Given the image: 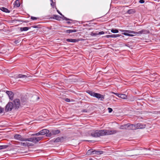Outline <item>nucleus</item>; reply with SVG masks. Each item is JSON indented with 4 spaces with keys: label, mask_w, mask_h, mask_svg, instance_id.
Segmentation results:
<instances>
[{
    "label": "nucleus",
    "mask_w": 160,
    "mask_h": 160,
    "mask_svg": "<svg viewBox=\"0 0 160 160\" xmlns=\"http://www.w3.org/2000/svg\"><path fill=\"white\" fill-rule=\"evenodd\" d=\"M110 132L109 130H97L91 132V136L94 137H98L101 136L109 135Z\"/></svg>",
    "instance_id": "nucleus-1"
},
{
    "label": "nucleus",
    "mask_w": 160,
    "mask_h": 160,
    "mask_svg": "<svg viewBox=\"0 0 160 160\" xmlns=\"http://www.w3.org/2000/svg\"><path fill=\"white\" fill-rule=\"evenodd\" d=\"M13 108H14L13 103L9 102L6 106L5 111L6 112L11 111Z\"/></svg>",
    "instance_id": "nucleus-2"
},
{
    "label": "nucleus",
    "mask_w": 160,
    "mask_h": 160,
    "mask_svg": "<svg viewBox=\"0 0 160 160\" xmlns=\"http://www.w3.org/2000/svg\"><path fill=\"white\" fill-rule=\"evenodd\" d=\"M13 103V107L15 109H18L20 107V102L18 99H16L12 102Z\"/></svg>",
    "instance_id": "nucleus-3"
},
{
    "label": "nucleus",
    "mask_w": 160,
    "mask_h": 160,
    "mask_svg": "<svg viewBox=\"0 0 160 160\" xmlns=\"http://www.w3.org/2000/svg\"><path fill=\"white\" fill-rule=\"evenodd\" d=\"M48 132H49V130L47 129H43L39 131L38 132L32 134L31 135L32 136H38L40 135H43L46 134V133Z\"/></svg>",
    "instance_id": "nucleus-4"
},
{
    "label": "nucleus",
    "mask_w": 160,
    "mask_h": 160,
    "mask_svg": "<svg viewBox=\"0 0 160 160\" xmlns=\"http://www.w3.org/2000/svg\"><path fill=\"white\" fill-rule=\"evenodd\" d=\"M111 93L114 94L116 95V96H118L119 98H121L123 99H125L127 98V96L124 94H118L117 93L114 92H111Z\"/></svg>",
    "instance_id": "nucleus-5"
},
{
    "label": "nucleus",
    "mask_w": 160,
    "mask_h": 160,
    "mask_svg": "<svg viewBox=\"0 0 160 160\" xmlns=\"http://www.w3.org/2000/svg\"><path fill=\"white\" fill-rule=\"evenodd\" d=\"M14 137L15 139L21 141H25V138H22V136L19 134H16L14 135Z\"/></svg>",
    "instance_id": "nucleus-6"
},
{
    "label": "nucleus",
    "mask_w": 160,
    "mask_h": 160,
    "mask_svg": "<svg viewBox=\"0 0 160 160\" xmlns=\"http://www.w3.org/2000/svg\"><path fill=\"white\" fill-rule=\"evenodd\" d=\"M149 33L148 30L142 29L140 31L137 32V35H140L142 34H147Z\"/></svg>",
    "instance_id": "nucleus-7"
},
{
    "label": "nucleus",
    "mask_w": 160,
    "mask_h": 160,
    "mask_svg": "<svg viewBox=\"0 0 160 160\" xmlns=\"http://www.w3.org/2000/svg\"><path fill=\"white\" fill-rule=\"evenodd\" d=\"M6 93L8 95L9 97V99L12 100L14 96V94L11 91H7L6 92Z\"/></svg>",
    "instance_id": "nucleus-8"
},
{
    "label": "nucleus",
    "mask_w": 160,
    "mask_h": 160,
    "mask_svg": "<svg viewBox=\"0 0 160 160\" xmlns=\"http://www.w3.org/2000/svg\"><path fill=\"white\" fill-rule=\"evenodd\" d=\"M128 129L129 130H135L137 129L136 124H130L128 123Z\"/></svg>",
    "instance_id": "nucleus-9"
},
{
    "label": "nucleus",
    "mask_w": 160,
    "mask_h": 160,
    "mask_svg": "<svg viewBox=\"0 0 160 160\" xmlns=\"http://www.w3.org/2000/svg\"><path fill=\"white\" fill-rule=\"evenodd\" d=\"M94 97H95L98 98V99H100L101 101H102L103 99L104 98L103 96L101 94L99 93H95Z\"/></svg>",
    "instance_id": "nucleus-10"
},
{
    "label": "nucleus",
    "mask_w": 160,
    "mask_h": 160,
    "mask_svg": "<svg viewBox=\"0 0 160 160\" xmlns=\"http://www.w3.org/2000/svg\"><path fill=\"white\" fill-rule=\"evenodd\" d=\"M136 128L137 129L144 128L146 127V125L144 124H142L140 123H138L136 124Z\"/></svg>",
    "instance_id": "nucleus-11"
},
{
    "label": "nucleus",
    "mask_w": 160,
    "mask_h": 160,
    "mask_svg": "<svg viewBox=\"0 0 160 160\" xmlns=\"http://www.w3.org/2000/svg\"><path fill=\"white\" fill-rule=\"evenodd\" d=\"M63 137H58L54 141V142H60L62 141L64 139Z\"/></svg>",
    "instance_id": "nucleus-12"
},
{
    "label": "nucleus",
    "mask_w": 160,
    "mask_h": 160,
    "mask_svg": "<svg viewBox=\"0 0 160 160\" xmlns=\"http://www.w3.org/2000/svg\"><path fill=\"white\" fill-rule=\"evenodd\" d=\"M53 135H56L60 132V131L58 129H54L51 131Z\"/></svg>",
    "instance_id": "nucleus-13"
},
{
    "label": "nucleus",
    "mask_w": 160,
    "mask_h": 160,
    "mask_svg": "<svg viewBox=\"0 0 160 160\" xmlns=\"http://www.w3.org/2000/svg\"><path fill=\"white\" fill-rule=\"evenodd\" d=\"M24 141H28L33 142L35 143V137L30 138H28L24 139Z\"/></svg>",
    "instance_id": "nucleus-14"
},
{
    "label": "nucleus",
    "mask_w": 160,
    "mask_h": 160,
    "mask_svg": "<svg viewBox=\"0 0 160 160\" xmlns=\"http://www.w3.org/2000/svg\"><path fill=\"white\" fill-rule=\"evenodd\" d=\"M128 123H127V124L121 125L120 126L119 128L120 129H128Z\"/></svg>",
    "instance_id": "nucleus-15"
},
{
    "label": "nucleus",
    "mask_w": 160,
    "mask_h": 160,
    "mask_svg": "<svg viewBox=\"0 0 160 160\" xmlns=\"http://www.w3.org/2000/svg\"><path fill=\"white\" fill-rule=\"evenodd\" d=\"M122 32H128V33H133L137 35V32H134L131 30H122Z\"/></svg>",
    "instance_id": "nucleus-16"
},
{
    "label": "nucleus",
    "mask_w": 160,
    "mask_h": 160,
    "mask_svg": "<svg viewBox=\"0 0 160 160\" xmlns=\"http://www.w3.org/2000/svg\"><path fill=\"white\" fill-rule=\"evenodd\" d=\"M79 40L78 39H67L66 41L68 42H76L78 41Z\"/></svg>",
    "instance_id": "nucleus-17"
},
{
    "label": "nucleus",
    "mask_w": 160,
    "mask_h": 160,
    "mask_svg": "<svg viewBox=\"0 0 160 160\" xmlns=\"http://www.w3.org/2000/svg\"><path fill=\"white\" fill-rule=\"evenodd\" d=\"M0 9L3 12H5L9 13L10 12L9 10H8L7 8L4 7H1L0 8Z\"/></svg>",
    "instance_id": "nucleus-18"
},
{
    "label": "nucleus",
    "mask_w": 160,
    "mask_h": 160,
    "mask_svg": "<svg viewBox=\"0 0 160 160\" xmlns=\"http://www.w3.org/2000/svg\"><path fill=\"white\" fill-rule=\"evenodd\" d=\"M94 153H93V154H101L103 153V152L102 151H98V150H94Z\"/></svg>",
    "instance_id": "nucleus-19"
},
{
    "label": "nucleus",
    "mask_w": 160,
    "mask_h": 160,
    "mask_svg": "<svg viewBox=\"0 0 160 160\" xmlns=\"http://www.w3.org/2000/svg\"><path fill=\"white\" fill-rule=\"evenodd\" d=\"M30 28V27H21L20 28V31H27Z\"/></svg>",
    "instance_id": "nucleus-20"
},
{
    "label": "nucleus",
    "mask_w": 160,
    "mask_h": 160,
    "mask_svg": "<svg viewBox=\"0 0 160 160\" xmlns=\"http://www.w3.org/2000/svg\"><path fill=\"white\" fill-rule=\"evenodd\" d=\"M14 6H16L17 7H18L20 6V4L19 0H16L14 3Z\"/></svg>",
    "instance_id": "nucleus-21"
},
{
    "label": "nucleus",
    "mask_w": 160,
    "mask_h": 160,
    "mask_svg": "<svg viewBox=\"0 0 160 160\" xmlns=\"http://www.w3.org/2000/svg\"><path fill=\"white\" fill-rule=\"evenodd\" d=\"M42 138L41 137H38L37 138L35 137V143L38 142L39 141L42 139Z\"/></svg>",
    "instance_id": "nucleus-22"
},
{
    "label": "nucleus",
    "mask_w": 160,
    "mask_h": 160,
    "mask_svg": "<svg viewBox=\"0 0 160 160\" xmlns=\"http://www.w3.org/2000/svg\"><path fill=\"white\" fill-rule=\"evenodd\" d=\"M135 12V10L134 9H129L127 12V13L130 14L134 13Z\"/></svg>",
    "instance_id": "nucleus-23"
},
{
    "label": "nucleus",
    "mask_w": 160,
    "mask_h": 160,
    "mask_svg": "<svg viewBox=\"0 0 160 160\" xmlns=\"http://www.w3.org/2000/svg\"><path fill=\"white\" fill-rule=\"evenodd\" d=\"M94 152V150L90 149L88 151L87 154L88 155L93 154Z\"/></svg>",
    "instance_id": "nucleus-24"
},
{
    "label": "nucleus",
    "mask_w": 160,
    "mask_h": 160,
    "mask_svg": "<svg viewBox=\"0 0 160 160\" xmlns=\"http://www.w3.org/2000/svg\"><path fill=\"white\" fill-rule=\"evenodd\" d=\"M27 77V76L26 75H22V74H18L17 77V78H26Z\"/></svg>",
    "instance_id": "nucleus-25"
},
{
    "label": "nucleus",
    "mask_w": 160,
    "mask_h": 160,
    "mask_svg": "<svg viewBox=\"0 0 160 160\" xmlns=\"http://www.w3.org/2000/svg\"><path fill=\"white\" fill-rule=\"evenodd\" d=\"M54 17L51 18L55 19L58 20H59L60 18H62V17H60V16H59L57 15H54Z\"/></svg>",
    "instance_id": "nucleus-26"
},
{
    "label": "nucleus",
    "mask_w": 160,
    "mask_h": 160,
    "mask_svg": "<svg viewBox=\"0 0 160 160\" xmlns=\"http://www.w3.org/2000/svg\"><path fill=\"white\" fill-rule=\"evenodd\" d=\"M29 143L28 142H21V145L23 146H29Z\"/></svg>",
    "instance_id": "nucleus-27"
},
{
    "label": "nucleus",
    "mask_w": 160,
    "mask_h": 160,
    "mask_svg": "<svg viewBox=\"0 0 160 160\" xmlns=\"http://www.w3.org/2000/svg\"><path fill=\"white\" fill-rule=\"evenodd\" d=\"M88 93L91 96L94 97L95 92L91 91H89Z\"/></svg>",
    "instance_id": "nucleus-28"
},
{
    "label": "nucleus",
    "mask_w": 160,
    "mask_h": 160,
    "mask_svg": "<svg viewBox=\"0 0 160 160\" xmlns=\"http://www.w3.org/2000/svg\"><path fill=\"white\" fill-rule=\"evenodd\" d=\"M46 136L48 137H51L52 136V133L51 131L50 132H47V133H46Z\"/></svg>",
    "instance_id": "nucleus-29"
},
{
    "label": "nucleus",
    "mask_w": 160,
    "mask_h": 160,
    "mask_svg": "<svg viewBox=\"0 0 160 160\" xmlns=\"http://www.w3.org/2000/svg\"><path fill=\"white\" fill-rule=\"evenodd\" d=\"M121 36L119 34H113L111 35V38H116L118 37H120Z\"/></svg>",
    "instance_id": "nucleus-30"
},
{
    "label": "nucleus",
    "mask_w": 160,
    "mask_h": 160,
    "mask_svg": "<svg viewBox=\"0 0 160 160\" xmlns=\"http://www.w3.org/2000/svg\"><path fill=\"white\" fill-rule=\"evenodd\" d=\"M8 146V145H1L0 146V150L2 149H5L7 148Z\"/></svg>",
    "instance_id": "nucleus-31"
},
{
    "label": "nucleus",
    "mask_w": 160,
    "mask_h": 160,
    "mask_svg": "<svg viewBox=\"0 0 160 160\" xmlns=\"http://www.w3.org/2000/svg\"><path fill=\"white\" fill-rule=\"evenodd\" d=\"M111 32L114 33H116L118 32V31L117 29H112L111 30Z\"/></svg>",
    "instance_id": "nucleus-32"
},
{
    "label": "nucleus",
    "mask_w": 160,
    "mask_h": 160,
    "mask_svg": "<svg viewBox=\"0 0 160 160\" xmlns=\"http://www.w3.org/2000/svg\"><path fill=\"white\" fill-rule=\"evenodd\" d=\"M62 18L63 19H64V20H66V21H67V20H70V21H72V20L70 19H69V18H68L65 17H64V15H63V16H62Z\"/></svg>",
    "instance_id": "nucleus-33"
},
{
    "label": "nucleus",
    "mask_w": 160,
    "mask_h": 160,
    "mask_svg": "<svg viewBox=\"0 0 160 160\" xmlns=\"http://www.w3.org/2000/svg\"><path fill=\"white\" fill-rule=\"evenodd\" d=\"M51 2V5L52 8H54L55 3L53 2V0H50Z\"/></svg>",
    "instance_id": "nucleus-34"
},
{
    "label": "nucleus",
    "mask_w": 160,
    "mask_h": 160,
    "mask_svg": "<svg viewBox=\"0 0 160 160\" xmlns=\"http://www.w3.org/2000/svg\"><path fill=\"white\" fill-rule=\"evenodd\" d=\"M70 32H76L78 31V30H69Z\"/></svg>",
    "instance_id": "nucleus-35"
},
{
    "label": "nucleus",
    "mask_w": 160,
    "mask_h": 160,
    "mask_svg": "<svg viewBox=\"0 0 160 160\" xmlns=\"http://www.w3.org/2000/svg\"><path fill=\"white\" fill-rule=\"evenodd\" d=\"M117 132L116 131L113 130V131H111V134H113L116 133Z\"/></svg>",
    "instance_id": "nucleus-36"
},
{
    "label": "nucleus",
    "mask_w": 160,
    "mask_h": 160,
    "mask_svg": "<svg viewBox=\"0 0 160 160\" xmlns=\"http://www.w3.org/2000/svg\"><path fill=\"white\" fill-rule=\"evenodd\" d=\"M32 27L34 28H40V27H39V26H33L31 27Z\"/></svg>",
    "instance_id": "nucleus-37"
},
{
    "label": "nucleus",
    "mask_w": 160,
    "mask_h": 160,
    "mask_svg": "<svg viewBox=\"0 0 160 160\" xmlns=\"http://www.w3.org/2000/svg\"><path fill=\"white\" fill-rule=\"evenodd\" d=\"M139 2L141 3H143L145 2V1L144 0H140Z\"/></svg>",
    "instance_id": "nucleus-38"
},
{
    "label": "nucleus",
    "mask_w": 160,
    "mask_h": 160,
    "mask_svg": "<svg viewBox=\"0 0 160 160\" xmlns=\"http://www.w3.org/2000/svg\"><path fill=\"white\" fill-rule=\"evenodd\" d=\"M37 18L34 17L32 16L31 17V19L33 20H35L37 19Z\"/></svg>",
    "instance_id": "nucleus-39"
},
{
    "label": "nucleus",
    "mask_w": 160,
    "mask_h": 160,
    "mask_svg": "<svg viewBox=\"0 0 160 160\" xmlns=\"http://www.w3.org/2000/svg\"><path fill=\"white\" fill-rule=\"evenodd\" d=\"M65 100L66 102H69L70 101V99H69V98H65Z\"/></svg>",
    "instance_id": "nucleus-40"
},
{
    "label": "nucleus",
    "mask_w": 160,
    "mask_h": 160,
    "mask_svg": "<svg viewBox=\"0 0 160 160\" xmlns=\"http://www.w3.org/2000/svg\"><path fill=\"white\" fill-rule=\"evenodd\" d=\"M3 111V109L2 108H0V113H2Z\"/></svg>",
    "instance_id": "nucleus-41"
},
{
    "label": "nucleus",
    "mask_w": 160,
    "mask_h": 160,
    "mask_svg": "<svg viewBox=\"0 0 160 160\" xmlns=\"http://www.w3.org/2000/svg\"><path fill=\"white\" fill-rule=\"evenodd\" d=\"M123 34L127 36H128L129 35V34L128 33V32H126V33L125 32V33H123Z\"/></svg>",
    "instance_id": "nucleus-42"
},
{
    "label": "nucleus",
    "mask_w": 160,
    "mask_h": 160,
    "mask_svg": "<svg viewBox=\"0 0 160 160\" xmlns=\"http://www.w3.org/2000/svg\"><path fill=\"white\" fill-rule=\"evenodd\" d=\"M65 32L67 33H70V32L69 30H67L65 31Z\"/></svg>",
    "instance_id": "nucleus-43"
},
{
    "label": "nucleus",
    "mask_w": 160,
    "mask_h": 160,
    "mask_svg": "<svg viewBox=\"0 0 160 160\" xmlns=\"http://www.w3.org/2000/svg\"><path fill=\"white\" fill-rule=\"evenodd\" d=\"M57 12H58V13L60 14V15H61L62 16H63V15L60 12V11L58 10H57Z\"/></svg>",
    "instance_id": "nucleus-44"
},
{
    "label": "nucleus",
    "mask_w": 160,
    "mask_h": 160,
    "mask_svg": "<svg viewBox=\"0 0 160 160\" xmlns=\"http://www.w3.org/2000/svg\"><path fill=\"white\" fill-rule=\"evenodd\" d=\"M104 33V32L103 31L99 32V34H102Z\"/></svg>",
    "instance_id": "nucleus-45"
},
{
    "label": "nucleus",
    "mask_w": 160,
    "mask_h": 160,
    "mask_svg": "<svg viewBox=\"0 0 160 160\" xmlns=\"http://www.w3.org/2000/svg\"><path fill=\"white\" fill-rule=\"evenodd\" d=\"M108 112H110V108H108Z\"/></svg>",
    "instance_id": "nucleus-46"
},
{
    "label": "nucleus",
    "mask_w": 160,
    "mask_h": 160,
    "mask_svg": "<svg viewBox=\"0 0 160 160\" xmlns=\"http://www.w3.org/2000/svg\"><path fill=\"white\" fill-rule=\"evenodd\" d=\"M68 24H70L71 23V22L69 21H68L67 22Z\"/></svg>",
    "instance_id": "nucleus-47"
},
{
    "label": "nucleus",
    "mask_w": 160,
    "mask_h": 160,
    "mask_svg": "<svg viewBox=\"0 0 160 160\" xmlns=\"http://www.w3.org/2000/svg\"><path fill=\"white\" fill-rule=\"evenodd\" d=\"M128 36H133V35H132V34H129V35Z\"/></svg>",
    "instance_id": "nucleus-48"
},
{
    "label": "nucleus",
    "mask_w": 160,
    "mask_h": 160,
    "mask_svg": "<svg viewBox=\"0 0 160 160\" xmlns=\"http://www.w3.org/2000/svg\"><path fill=\"white\" fill-rule=\"evenodd\" d=\"M112 108H111V113L112 112Z\"/></svg>",
    "instance_id": "nucleus-49"
},
{
    "label": "nucleus",
    "mask_w": 160,
    "mask_h": 160,
    "mask_svg": "<svg viewBox=\"0 0 160 160\" xmlns=\"http://www.w3.org/2000/svg\"><path fill=\"white\" fill-rule=\"evenodd\" d=\"M112 97H113V95H112V96H111V98H112Z\"/></svg>",
    "instance_id": "nucleus-50"
},
{
    "label": "nucleus",
    "mask_w": 160,
    "mask_h": 160,
    "mask_svg": "<svg viewBox=\"0 0 160 160\" xmlns=\"http://www.w3.org/2000/svg\"><path fill=\"white\" fill-rule=\"evenodd\" d=\"M158 26H160V22L158 24Z\"/></svg>",
    "instance_id": "nucleus-51"
},
{
    "label": "nucleus",
    "mask_w": 160,
    "mask_h": 160,
    "mask_svg": "<svg viewBox=\"0 0 160 160\" xmlns=\"http://www.w3.org/2000/svg\"><path fill=\"white\" fill-rule=\"evenodd\" d=\"M111 70H112V71H114V70L113 69V68Z\"/></svg>",
    "instance_id": "nucleus-52"
},
{
    "label": "nucleus",
    "mask_w": 160,
    "mask_h": 160,
    "mask_svg": "<svg viewBox=\"0 0 160 160\" xmlns=\"http://www.w3.org/2000/svg\"><path fill=\"white\" fill-rule=\"evenodd\" d=\"M126 45V46H128V45H128H128Z\"/></svg>",
    "instance_id": "nucleus-53"
},
{
    "label": "nucleus",
    "mask_w": 160,
    "mask_h": 160,
    "mask_svg": "<svg viewBox=\"0 0 160 160\" xmlns=\"http://www.w3.org/2000/svg\"><path fill=\"white\" fill-rule=\"evenodd\" d=\"M109 36H110V35H108V37H109Z\"/></svg>",
    "instance_id": "nucleus-54"
},
{
    "label": "nucleus",
    "mask_w": 160,
    "mask_h": 160,
    "mask_svg": "<svg viewBox=\"0 0 160 160\" xmlns=\"http://www.w3.org/2000/svg\"><path fill=\"white\" fill-rule=\"evenodd\" d=\"M38 99H39V97H38Z\"/></svg>",
    "instance_id": "nucleus-55"
}]
</instances>
